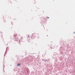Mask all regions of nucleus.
<instances>
[{"label": "nucleus", "mask_w": 75, "mask_h": 75, "mask_svg": "<svg viewBox=\"0 0 75 75\" xmlns=\"http://www.w3.org/2000/svg\"><path fill=\"white\" fill-rule=\"evenodd\" d=\"M20 65H21V64H18L17 66H18H18H20Z\"/></svg>", "instance_id": "obj_1"}, {"label": "nucleus", "mask_w": 75, "mask_h": 75, "mask_svg": "<svg viewBox=\"0 0 75 75\" xmlns=\"http://www.w3.org/2000/svg\"><path fill=\"white\" fill-rule=\"evenodd\" d=\"M47 18H49V17H47Z\"/></svg>", "instance_id": "obj_2"}]
</instances>
